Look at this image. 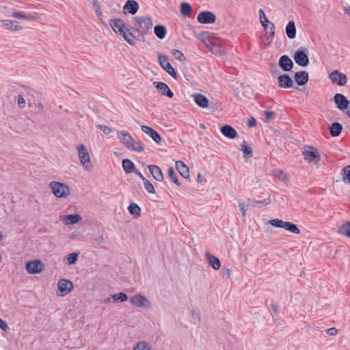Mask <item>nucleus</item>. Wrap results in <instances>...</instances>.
Wrapping results in <instances>:
<instances>
[{
  "instance_id": "f257e3e1",
  "label": "nucleus",
  "mask_w": 350,
  "mask_h": 350,
  "mask_svg": "<svg viewBox=\"0 0 350 350\" xmlns=\"http://www.w3.org/2000/svg\"><path fill=\"white\" fill-rule=\"evenodd\" d=\"M111 29L116 33L122 36L124 40L129 44H135V39L133 34L129 31V25L121 18H112L109 21Z\"/></svg>"
},
{
  "instance_id": "f03ea898",
  "label": "nucleus",
  "mask_w": 350,
  "mask_h": 350,
  "mask_svg": "<svg viewBox=\"0 0 350 350\" xmlns=\"http://www.w3.org/2000/svg\"><path fill=\"white\" fill-rule=\"evenodd\" d=\"M117 137L122 144L128 150L141 152L144 150V146L140 142L136 141L128 132L118 131Z\"/></svg>"
},
{
  "instance_id": "7ed1b4c3",
  "label": "nucleus",
  "mask_w": 350,
  "mask_h": 350,
  "mask_svg": "<svg viewBox=\"0 0 350 350\" xmlns=\"http://www.w3.org/2000/svg\"><path fill=\"white\" fill-rule=\"evenodd\" d=\"M52 194L58 199H66L72 194V188L66 183L52 180L49 183Z\"/></svg>"
},
{
  "instance_id": "20e7f679",
  "label": "nucleus",
  "mask_w": 350,
  "mask_h": 350,
  "mask_svg": "<svg viewBox=\"0 0 350 350\" xmlns=\"http://www.w3.org/2000/svg\"><path fill=\"white\" fill-rule=\"evenodd\" d=\"M134 29L143 35L147 33L153 25L152 18L150 16H138L133 18Z\"/></svg>"
},
{
  "instance_id": "39448f33",
  "label": "nucleus",
  "mask_w": 350,
  "mask_h": 350,
  "mask_svg": "<svg viewBox=\"0 0 350 350\" xmlns=\"http://www.w3.org/2000/svg\"><path fill=\"white\" fill-rule=\"evenodd\" d=\"M76 150L81 165L85 170H92L94 165L88 148L83 144H79L76 146Z\"/></svg>"
},
{
  "instance_id": "423d86ee",
  "label": "nucleus",
  "mask_w": 350,
  "mask_h": 350,
  "mask_svg": "<svg viewBox=\"0 0 350 350\" xmlns=\"http://www.w3.org/2000/svg\"><path fill=\"white\" fill-rule=\"evenodd\" d=\"M302 155L304 161L309 164L318 165L321 160V154L319 150L312 146H304Z\"/></svg>"
},
{
  "instance_id": "0eeeda50",
  "label": "nucleus",
  "mask_w": 350,
  "mask_h": 350,
  "mask_svg": "<svg viewBox=\"0 0 350 350\" xmlns=\"http://www.w3.org/2000/svg\"><path fill=\"white\" fill-rule=\"evenodd\" d=\"M200 40L211 53L217 55L223 53L221 42L219 39L210 38L208 33H202L200 35Z\"/></svg>"
},
{
  "instance_id": "6e6552de",
  "label": "nucleus",
  "mask_w": 350,
  "mask_h": 350,
  "mask_svg": "<svg viewBox=\"0 0 350 350\" xmlns=\"http://www.w3.org/2000/svg\"><path fill=\"white\" fill-rule=\"evenodd\" d=\"M45 268L44 262L39 258L27 260L25 263V270L29 275L41 274Z\"/></svg>"
},
{
  "instance_id": "1a4fd4ad",
  "label": "nucleus",
  "mask_w": 350,
  "mask_h": 350,
  "mask_svg": "<svg viewBox=\"0 0 350 350\" xmlns=\"http://www.w3.org/2000/svg\"><path fill=\"white\" fill-rule=\"evenodd\" d=\"M260 25H262L265 35L262 38L261 44L264 46L269 44L275 35V27L274 24L271 22L269 19L261 21Z\"/></svg>"
},
{
  "instance_id": "9d476101",
  "label": "nucleus",
  "mask_w": 350,
  "mask_h": 350,
  "mask_svg": "<svg viewBox=\"0 0 350 350\" xmlns=\"http://www.w3.org/2000/svg\"><path fill=\"white\" fill-rule=\"evenodd\" d=\"M267 223L273 227L283 228L291 233L295 234H300V230L297 226L293 223L285 221L280 219H270Z\"/></svg>"
},
{
  "instance_id": "9b49d317",
  "label": "nucleus",
  "mask_w": 350,
  "mask_h": 350,
  "mask_svg": "<svg viewBox=\"0 0 350 350\" xmlns=\"http://www.w3.org/2000/svg\"><path fill=\"white\" fill-rule=\"evenodd\" d=\"M131 304L142 309H150L152 307V301L142 293H136L130 298Z\"/></svg>"
},
{
  "instance_id": "f8f14e48",
  "label": "nucleus",
  "mask_w": 350,
  "mask_h": 350,
  "mask_svg": "<svg viewBox=\"0 0 350 350\" xmlns=\"http://www.w3.org/2000/svg\"><path fill=\"white\" fill-rule=\"evenodd\" d=\"M74 289L73 282L66 278H59L57 283V295L59 297H65L70 294Z\"/></svg>"
},
{
  "instance_id": "ddd939ff",
  "label": "nucleus",
  "mask_w": 350,
  "mask_h": 350,
  "mask_svg": "<svg viewBox=\"0 0 350 350\" xmlns=\"http://www.w3.org/2000/svg\"><path fill=\"white\" fill-rule=\"evenodd\" d=\"M334 100L337 107L350 117V100H347L343 94L337 93L334 95Z\"/></svg>"
},
{
  "instance_id": "4468645a",
  "label": "nucleus",
  "mask_w": 350,
  "mask_h": 350,
  "mask_svg": "<svg viewBox=\"0 0 350 350\" xmlns=\"http://www.w3.org/2000/svg\"><path fill=\"white\" fill-rule=\"evenodd\" d=\"M158 61L162 68L173 79H177L178 75L172 67V64L168 62V58L163 54L158 55Z\"/></svg>"
},
{
  "instance_id": "2eb2a0df",
  "label": "nucleus",
  "mask_w": 350,
  "mask_h": 350,
  "mask_svg": "<svg viewBox=\"0 0 350 350\" xmlns=\"http://www.w3.org/2000/svg\"><path fill=\"white\" fill-rule=\"evenodd\" d=\"M329 79L333 84L339 86L345 85L347 83V77L346 75L335 70L329 74Z\"/></svg>"
},
{
  "instance_id": "dca6fc26",
  "label": "nucleus",
  "mask_w": 350,
  "mask_h": 350,
  "mask_svg": "<svg viewBox=\"0 0 350 350\" xmlns=\"http://www.w3.org/2000/svg\"><path fill=\"white\" fill-rule=\"evenodd\" d=\"M59 219L65 226H70L81 223L83 218L81 215L76 213L61 215H59Z\"/></svg>"
},
{
  "instance_id": "f3484780",
  "label": "nucleus",
  "mask_w": 350,
  "mask_h": 350,
  "mask_svg": "<svg viewBox=\"0 0 350 350\" xmlns=\"http://www.w3.org/2000/svg\"><path fill=\"white\" fill-rule=\"evenodd\" d=\"M153 85L157 89L160 96H167L170 98H173L174 93L166 83L160 81H154Z\"/></svg>"
},
{
  "instance_id": "a211bd4d",
  "label": "nucleus",
  "mask_w": 350,
  "mask_h": 350,
  "mask_svg": "<svg viewBox=\"0 0 350 350\" xmlns=\"http://www.w3.org/2000/svg\"><path fill=\"white\" fill-rule=\"evenodd\" d=\"M197 20L202 24H213L216 21V16L211 12L204 11L198 15Z\"/></svg>"
},
{
  "instance_id": "6ab92c4d",
  "label": "nucleus",
  "mask_w": 350,
  "mask_h": 350,
  "mask_svg": "<svg viewBox=\"0 0 350 350\" xmlns=\"http://www.w3.org/2000/svg\"><path fill=\"white\" fill-rule=\"evenodd\" d=\"M142 131L148 135L156 144H161L162 138L157 131L152 128L143 125L141 127Z\"/></svg>"
},
{
  "instance_id": "aec40b11",
  "label": "nucleus",
  "mask_w": 350,
  "mask_h": 350,
  "mask_svg": "<svg viewBox=\"0 0 350 350\" xmlns=\"http://www.w3.org/2000/svg\"><path fill=\"white\" fill-rule=\"evenodd\" d=\"M1 26L6 30L11 31H18L23 29V27L16 21L2 20L1 21Z\"/></svg>"
},
{
  "instance_id": "412c9836",
  "label": "nucleus",
  "mask_w": 350,
  "mask_h": 350,
  "mask_svg": "<svg viewBox=\"0 0 350 350\" xmlns=\"http://www.w3.org/2000/svg\"><path fill=\"white\" fill-rule=\"evenodd\" d=\"M271 176L282 182L284 185H288L290 184V178L288 174L280 169H275L271 172Z\"/></svg>"
},
{
  "instance_id": "4be33fe9",
  "label": "nucleus",
  "mask_w": 350,
  "mask_h": 350,
  "mask_svg": "<svg viewBox=\"0 0 350 350\" xmlns=\"http://www.w3.org/2000/svg\"><path fill=\"white\" fill-rule=\"evenodd\" d=\"M293 58L295 62L301 66H307L309 59L307 54L302 51H297L295 53Z\"/></svg>"
},
{
  "instance_id": "5701e85b",
  "label": "nucleus",
  "mask_w": 350,
  "mask_h": 350,
  "mask_svg": "<svg viewBox=\"0 0 350 350\" xmlns=\"http://www.w3.org/2000/svg\"><path fill=\"white\" fill-rule=\"evenodd\" d=\"M176 170L178 172L180 175L185 178L189 179L190 172L188 166L182 161H177L175 163Z\"/></svg>"
},
{
  "instance_id": "b1692460",
  "label": "nucleus",
  "mask_w": 350,
  "mask_h": 350,
  "mask_svg": "<svg viewBox=\"0 0 350 350\" xmlns=\"http://www.w3.org/2000/svg\"><path fill=\"white\" fill-rule=\"evenodd\" d=\"M139 6L137 1L134 0H129L126 2L124 6L123 7V12L124 14H135Z\"/></svg>"
},
{
  "instance_id": "393cba45",
  "label": "nucleus",
  "mask_w": 350,
  "mask_h": 350,
  "mask_svg": "<svg viewBox=\"0 0 350 350\" xmlns=\"http://www.w3.org/2000/svg\"><path fill=\"white\" fill-rule=\"evenodd\" d=\"M206 258L209 265L214 270H219L221 267V262L218 258L209 252L206 253Z\"/></svg>"
},
{
  "instance_id": "a878e982",
  "label": "nucleus",
  "mask_w": 350,
  "mask_h": 350,
  "mask_svg": "<svg viewBox=\"0 0 350 350\" xmlns=\"http://www.w3.org/2000/svg\"><path fill=\"white\" fill-rule=\"evenodd\" d=\"M279 65L284 71H289L293 68V62L287 55H283L280 58Z\"/></svg>"
},
{
  "instance_id": "bb28decb",
  "label": "nucleus",
  "mask_w": 350,
  "mask_h": 350,
  "mask_svg": "<svg viewBox=\"0 0 350 350\" xmlns=\"http://www.w3.org/2000/svg\"><path fill=\"white\" fill-rule=\"evenodd\" d=\"M196 104L201 108H206L208 106L209 100L203 94H196L193 95Z\"/></svg>"
},
{
  "instance_id": "cd10ccee",
  "label": "nucleus",
  "mask_w": 350,
  "mask_h": 350,
  "mask_svg": "<svg viewBox=\"0 0 350 350\" xmlns=\"http://www.w3.org/2000/svg\"><path fill=\"white\" fill-rule=\"evenodd\" d=\"M239 150L243 152V158L247 161L251 159L253 156V150L252 148L245 141H244L240 148Z\"/></svg>"
},
{
  "instance_id": "c85d7f7f",
  "label": "nucleus",
  "mask_w": 350,
  "mask_h": 350,
  "mask_svg": "<svg viewBox=\"0 0 350 350\" xmlns=\"http://www.w3.org/2000/svg\"><path fill=\"white\" fill-rule=\"evenodd\" d=\"M148 169L155 180L159 182H162L163 180L164 177L163 172L157 165H150L148 166Z\"/></svg>"
},
{
  "instance_id": "c756f323",
  "label": "nucleus",
  "mask_w": 350,
  "mask_h": 350,
  "mask_svg": "<svg viewBox=\"0 0 350 350\" xmlns=\"http://www.w3.org/2000/svg\"><path fill=\"white\" fill-rule=\"evenodd\" d=\"M221 133L229 139H235L237 137V131L230 125H224L221 128Z\"/></svg>"
},
{
  "instance_id": "7c9ffc66",
  "label": "nucleus",
  "mask_w": 350,
  "mask_h": 350,
  "mask_svg": "<svg viewBox=\"0 0 350 350\" xmlns=\"http://www.w3.org/2000/svg\"><path fill=\"white\" fill-rule=\"evenodd\" d=\"M338 233L343 237L350 239V221L341 224L338 228Z\"/></svg>"
},
{
  "instance_id": "2f4dec72",
  "label": "nucleus",
  "mask_w": 350,
  "mask_h": 350,
  "mask_svg": "<svg viewBox=\"0 0 350 350\" xmlns=\"http://www.w3.org/2000/svg\"><path fill=\"white\" fill-rule=\"evenodd\" d=\"M279 85L283 88H289L293 86V80L286 75H282L278 77Z\"/></svg>"
},
{
  "instance_id": "473e14b6",
  "label": "nucleus",
  "mask_w": 350,
  "mask_h": 350,
  "mask_svg": "<svg viewBox=\"0 0 350 350\" xmlns=\"http://www.w3.org/2000/svg\"><path fill=\"white\" fill-rule=\"evenodd\" d=\"M308 74L306 71L296 72L295 75V80L299 85H303L308 81Z\"/></svg>"
},
{
  "instance_id": "72a5a7b5",
  "label": "nucleus",
  "mask_w": 350,
  "mask_h": 350,
  "mask_svg": "<svg viewBox=\"0 0 350 350\" xmlns=\"http://www.w3.org/2000/svg\"><path fill=\"white\" fill-rule=\"evenodd\" d=\"M132 350H152V345L148 341L141 340L133 345Z\"/></svg>"
},
{
  "instance_id": "f704fd0d",
  "label": "nucleus",
  "mask_w": 350,
  "mask_h": 350,
  "mask_svg": "<svg viewBox=\"0 0 350 350\" xmlns=\"http://www.w3.org/2000/svg\"><path fill=\"white\" fill-rule=\"evenodd\" d=\"M285 31L288 38L294 39L297 36V30L294 21H289L286 26Z\"/></svg>"
},
{
  "instance_id": "c9c22d12",
  "label": "nucleus",
  "mask_w": 350,
  "mask_h": 350,
  "mask_svg": "<svg viewBox=\"0 0 350 350\" xmlns=\"http://www.w3.org/2000/svg\"><path fill=\"white\" fill-rule=\"evenodd\" d=\"M128 211L134 218H138L141 215L142 209L141 208L135 203L132 202L128 206Z\"/></svg>"
},
{
  "instance_id": "e433bc0d",
  "label": "nucleus",
  "mask_w": 350,
  "mask_h": 350,
  "mask_svg": "<svg viewBox=\"0 0 350 350\" xmlns=\"http://www.w3.org/2000/svg\"><path fill=\"white\" fill-rule=\"evenodd\" d=\"M113 299V301L124 302L128 300V296L122 292L113 294L107 298V301H110V299Z\"/></svg>"
},
{
  "instance_id": "4c0bfd02",
  "label": "nucleus",
  "mask_w": 350,
  "mask_h": 350,
  "mask_svg": "<svg viewBox=\"0 0 350 350\" xmlns=\"http://www.w3.org/2000/svg\"><path fill=\"white\" fill-rule=\"evenodd\" d=\"M12 16L14 18H18V19L26 20V21L34 19V17L32 15L27 14H26L23 12H21V11H15V12H12Z\"/></svg>"
},
{
  "instance_id": "58836bf2",
  "label": "nucleus",
  "mask_w": 350,
  "mask_h": 350,
  "mask_svg": "<svg viewBox=\"0 0 350 350\" xmlns=\"http://www.w3.org/2000/svg\"><path fill=\"white\" fill-rule=\"evenodd\" d=\"M79 258V254L76 252H72L68 254L64 258V262L68 265H74L77 262Z\"/></svg>"
},
{
  "instance_id": "ea45409f",
  "label": "nucleus",
  "mask_w": 350,
  "mask_h": 350,
  "mask_svg": "<svg viewBox=\"0 0 350 350\" xmlns=\"http://www.w3.org/2000/svg\"><path fill=\"white\" fill-rule=\"evenodd\" d=\"M122 167L126 173H131L134 171L135 165L129 159H124L122 161Z\"/></svg>"
},
{
  "instance_id": "a19ab883",
  "label": "nucleus",
  "mask_w": 350,
  "mask_h": 350,
  "mask_svg": "<svg viewBox=\"0 0 350 350\" xmlns=\"http://www.w3.org/2000/svg\"><path fill=\"white\" fill-rule=\"evenodd\" d=\"M154 32L159 39H163L167 33L166 29L163 25L155 26L154 28Z\"/></svg>"
},
{
  "instance_id": "79ce46f5",
  "label": "nucleus",
  "mask_w": 350,
  "mask_h": 350,
  "mask_svg": "<svg viewBox=\"0 0 350 350\" xmlns=\"http://www.w3.org/2000/svg\"><path fill=\"white\" fill-rule=\"evenodd\" d=\"M192 12V7L186 2H183L180 5V13L185 16H189Z\"/></svg>"
},
{
  "instance_id": "37998d69",
  "label": "nucleus",
  "mask_w": 350,
  "mask_h": 350,
  "mask_svg": "<svg viewBox=\"0 0 350 350\" xmlns=\"http://www.w3.org/2000/svg\"><path fill=\"white\" fill-rule=\"evenodd\" d=\"M238 206L241 212V216L243 220L245 219L247 211L250 208V203L247 202H239Z\"/></svg>"
},
{
  "instance_id": "c03bdc74",
  "label": "nucleus",
  "mask_w": 350,
  "mask_h": 350,
  "mask_svg": "<svg viewBox=\"0 0 350 350\" xmlns=\"http://www.w3.org/2000/svg\"><path fill=\"white\" fill-rule=\"evenodd\" d=\"M342 130V126L338 122H334L332 124L330 129L331 135L334 137L338 136Z\"/></svg>"
},
{
  "instance_id": "a18cd8bd",
  "label": "nucleus",
  "mask_w": 350,
  "mask_h": 350,
  "mask_svg": "<svg viewBox=\"0 0 350 350\" xmlns=\"http://www.w3.org/2000/svg\"><path fill=\"white\" fill-rule=\"evenodd\" d=\"M167 174L170 180L176 184L177 186L180 187L181 185L180 182L178 180V178L172 167H169L167 169Z\"/></svg>"
},
{
  "instance_id": "49530a36",
  "label": "nucleus",
  "mask_w": 350,
  "mask_h": 350,
  "mask_svg": "<svg viewBox=\"0 0 350 350\" xmlns=\"http://www.w3.org/2000/svg\"><path fill=\"white\" fill-rule=\"evenodd\" d=\"M342 180L350 183V165L344 167L342 170Z\"/></svg>"
},
{
  "instance_id": "de8ad7c7",
  "label": "nucleus",
  "mask_w": 350,
  "mask_h": 350,
  "mask_svg": "<svg viewBox=\"0 0 350 350\" xmlns=\"http://www.w3.org/2000/svg\"><path fill=\"white\" fill-rule=\"evenodd\" d=\"M171 53L173 55V56L174 57V58H176V59H178V61L181 62H183L185 61L186 58L185 57V55H183V53L180 51L179 50H177V49H172L171 51Z\"/></svg>"
},
{
  "instance_id": "09e8293b",
  "label": "nucleus",
  "mask_w": 350,
  "mask_h": 350,
  "mask_svg": "<svg viewBox=\"0 0 350 350\" xmlns=\"http://www.w3.org/2000/svg\"><path fill=\"white\" fill-rule=\"evenodd\" d=\"M144 186L146 190L150 193H154L155 189L153 185L148 180H144Z\"/></svg>"
},
{
  "instance_id": "8fccbe9b",
  "label": "nucleus",
  "mask_w": 350,
  "mask_h": 350,
  "mask_svg": "<svg viewBox=\"0 0 350 350\" xmlns=\"http://www.w3.org/2000/svg\"><path fill=\"white\" fill-rule=\"evenodd\" d=\"M98 128L105 134H109L111 132V129L105 125H99Z\"/></svg>"
},
{
  "instance_id": "3c124183",
  "label": "nucleus",
  "mask_w": 350,
  "mask_h": 350,
  "mask_svg": "<svg viewBox=\"0 0 350 350\" xmlns=\"http://www.w3.org/2000/svg\"><path fill=\"white\" fill-rule=\"evenodd\" d=\"M18 105L19 107L21 108H24L26 105V100L25 99L22 97V96H20L18 98Z\"/></svg>"
},
{
  "instance_id": "603ef678",
  "label": "nucleus",
  "mask_w": 350,
  "mask_h": 350,
  "mask_svg": "<svg viewBox=\"0 0 350 350\" xmlns=\"http://www.w3.org/2000/svg\"><path fill=\"white\" fill-rule=\"evenodd\" d=\"M0 329L6 332L8 330L9 327L5 321H4L3 319L0 318Z\"/></svg>"
},
{
  "instance_id": "864d4df0",
  "label": "nucleus",
  "mask_w": 350,
  "mask_h": 350,
  "mask_svg": "<svg viewBox=\"0 0 350 350\" xmlns=\"http://www.w3.org/2000/svg\"><path fill=\"white\" fill-rule=\"evenodd\" d=\"M256 124V119L253 117L250 118L247 122V126L252 128V127H254Z\"/></svg>"
},
{
  "instance_id": "5fc2aeb1",
  "label": "nucleus",
  "mask_w": 350,
  "mask_h": 350,
  "mask_svg": "<svg viewBox=\"0 0 350 350\" xmlns=\"http://www.w3.org/2000/svg\"><path fill=\"white\" fill-rule=\"evenodd\" d=\"M258 14H259L260 23L261 21H265V20L268 19L267 18L266 15H265V12L262 9L259 10Z\"/></svg>"
},
{
  "instance_id": "6e6d98bb",
  "label": "nucleus",
  "mask_w": 350,
  "mask_h": 350,
  "mask_svg": "<svg viewBox=\"0 0 350 350\" xmlns=\"http://www.w3.org/2000/svg\"><path fill=\"white\" fill-rule=\"evenodd\" d=\"M265 116L267 120H270L274 118L275 113L273 111H265Z\"/></svg>"
},
{
  "instance_id": "4d7b16f0",
  "label": "nucleus",
  "mask_w": 350,
  "mask_h": 350,
  "mask_svg": "<svg viewBox=\"0 0 350 350\" xmlns=\"http://www.w3.org/2000/svg\"><path fill=\"white\" fill-rule=\"evenodd\" d=\"M205 180V176L202 173L199 172L197 175L196 181L198 183H202Z\"/></svg>"
},
{
  "instance_id": "13d9d810",
  "label": "nucleus",
  "mask_w": 350,
  "mask_h": 350,
  "mask_svg": "<svg viewBox=\"0 0 350 350\" xmlns=\"http://www.w3.org/2000/svg\"><path fill=\"white\" fill-rule=\"evenodd\" d=\"M327 333L329 335V336H336L338 333V330L335 328V327H332V328H329L327 330Z\"/></svg>"
},
{
  "instance_id": "bf43d9fd",
  "label": "nucleus",
  "mask_w": 350,
  "mask_h": 350,
  "mask_svg": "<svg viewBox=\"0 0 350 350\" xmlns=\"http://www.w3.org/2000/svg\"><path fill=\"white\" fill-rule=\"evenodd\" d=\"M94 5L96 12L100 15L101 14V9L99 3L97 1H94Z\"/></svg>"
},
{
  "instance_id": "052dcab7",
  "label": "nucleus",
  "mask_w": 350,
  "mask_h": 350,
  "mask_svg": "<svg viewBox=\"0 0 350 350\" xmlns=\"http://www.w3.org/2000/svg\"><path fill=\"white\" fill-rule=\"evenodd\" d=\"M95 241L98 243H102L104 242V237L103 235L98 236L97 238L95 239Z\"/></svg>"
},
{
  "instance_id": "680f3d73",
  "label": "nucleus",
  "mask_w": 350,
  "mask_h": 350,
  "mask_svg": "<svg viewBox=\"0 0 350 350\" xmlns=\"http://www.w3.org/2000/svg\"><path fill=\"white\" fill-rule=\"evenodd\" d=\"M225 273L227 276L230 277L232 274V271L230 269H226L225 270Z\"/></svg>"
},
{
  "instance_id": "e2e57ef3",
  "label": "nucleus",
  "mask_w": 350,
  "mask_h": 350,
  "mask_svg": "<svg viewBox=\"0 0 350 350\" xmlns=\"http://www.w3.org/2000/svg\"><path fill=\"white\" fill-rule=\"evenodd\" d=\"M191 314H192V315H193V317H196V318H198V319L200 317V314H199V312H197V311H196V310H191Z\"/></svg>"
},
{
  "instance_id": "0e129e2a",
  "label": "nucleus",
  "mask_w": 350,
  "mask_h": 350,
  "mask_svg": "<svg viewBox=\"0 0 350 350\" xmlns=\"http://www.w3.org/2000/svg\"><path fill=\"white\" fill-rule=\"evenodd\" d=\"M137 175L143 180V181L144 182V180H146L144 176L142 175V174L139 172H137Z\"/></svg>"
},
{
  "instance_id": "69168bd1",
  "label": "nucleus",
  "mask_w": 350,
  "mask_h": 350,
  "mask_svg": "<svg viewBox=\"0 0 350 350\" xmlns=\"http://www.w3.org/2000/svg\"><path fill=\"white\" fill-rule=\"evenodd\" d=\"M4 240V235L2 232L0 231V243Z\"/></svg>"
},
{
  "instance_id": "338daca9",
  "label": "nucleus",
  "mask_w": 350,
  "mask_h": 350,
  "mask_svg": "<svg viewBox=\"0 0 350 350\" xmlns=\"http://www.w3.org/2000/svg\"><path fill=\"white\" fill-rule=\"evenodd\" d=\"M3 259L2 255L0 254V263L1 262Z\"/></svg>"
},
{
  "instance_id": "774afa93",
  "label": "nucleus",
  "mask_w": 350,
  "mask_h": 350,
  "mask_svg": "<svg viewBox=\"0 0 350 350\" xmlns=\"http://www.w3.org/2000/svg\"><path fill=\"white\" fill-rule=\"evenodd\" d=\"M270 203V200L268 199L265 203V204H269Z\"/></svg>"
}]
</instances>
